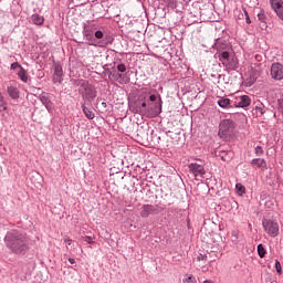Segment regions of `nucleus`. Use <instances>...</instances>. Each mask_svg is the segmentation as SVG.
<instances>
[{
  "instance_id": "f257e3e1",
  "label": "nucleus",
  "mask_w": 283,
  "mask_h": 283,
  "mask_svg": "<svg viewBox=\"0 0 283 283\" xmlns=\"http://www.w3.org/2000/svg\"><path fill=\"white\" fill-rule=\"evenodd\" d=\"M4 244L14 255H25L30 251V237L25 232L11 230L4 237Z\"/></svg>"
},
{
  "instance_id": "f03ea898",
  "label": "nucleus",
  "mask_w": 283,
  "mask_h": 283,
  "mask_svg": "<svg viewBox=\"0 0 283 283\" xmlns=\"http://www.w3.org/2000/svg\"><path fill=\"white\" fill-rule=\"evenodd\" d=\"M163 112V98L156 95H148L147 118H156Z\"/></svg>"
},
{
  "instance_id": "7ed1b4c3",
  "label": "nucleus",
  "mask_w": 283,
  "mask_h": 283,
  "mask_svg": "<svg viewBox=\"0 0 283 283\" xmlns=\"http://www.w3.org/2000/svg\"><path fill=\"white\" fill-rule=\"evenodd\" d=\"M218 59L222 63L223 67H228V70H238L239 67L238 59H235L231 49L219 52Z\"/></svg>"
},
{
  "instance_id": "20e7f679",
  "label": "nucleus",
  "mask_w": 283,
  "mask_h": 283,
  "mask_svg": "<svg viewBox=\"0 0 283 283\" xmlns=\"http://www.w3.org/2000/svg\"><path fill=\"white\" fill-rule=\"evenodd\" d=\"M78 92L86 103H92L96 98V87L85 80L80 81Z\"/></svg>"
},
{
  "instance_id": "39448f33",
  "label": "nucleus",
  "mask_w": 283,
  "mask_h": 283,
  "mask_svg": "<svg viewBox=\"0 0 283 283\" xmlns=\"http://www.w3.org/2000/svg\"><path fill=\"white\" fill-rule=\"evenodd\" d=\"M235 129V124L231 119H223L219 124V136L227 140L230 136H233V130Z\"/></svg>"
},
{
  "instance_id": "423d86ee",
  "label": "nucleus",
  "mask_w": 283,
  "mask_h": 283,
  "mask_svg": "<svg viewBox=\"0 0 283 283\" xmlns=\"http://www.w3.org/2000/svg\"><path fill=\"white\" fill-rule=\"evenodd\" d=\"M149 103V94L143 93L139 95L136 107L133 108L134 114H143V116H147V107Z\"/></svg>"
},
{
  "instance_id": "0eeeda50",
  "label": "nucleus",
  "mask_w": 283,
  "mask_h": 283,
  "mask_svg": "<svg viewBox=\"0 0 283 283\" xmlns=\"http://www.w3.org/2000/svg\"><path fill=\"white\" fill-rule=\"evenodd\" d=\"M263 229L265 233L270 234L271 238H277V235H280V226L277 224V222L264 220Z\"/></svg>"
},
{
  "instance_id": "6e6552de",
  "label": "nucleus",
  "mask_w": 283,
  "mask_h": 283,
  "mask_svg": "<svg viewBox=\"0 0 283 283\" xmlns=\"http://www.w3.org/2000/svg\"><path fill=\"white\" fill-rule=\"evenodd\" d=\"M95 39H102L98 44L90 43V45H94L95 48H107V45L112 44L114 39L112 36L106 35L103 31L98 30L95 32Z\"/></svg>"
},
{
  "instance_id": "1a4fd4ad",
  "label": "nucleus",
  "mask_w": 283,
  "mask_h": 283,
  "mask_svg": "<svg viewBox=\"0 0 283 283\" xmlns=\"http://www.w3.org/2000/svg\"><path fill=\"white\" fill-rule=\"evenodd\" d=\"M270 74L274 81H282L283 80V65L279 62L273 63L271 66Z\"/></svg>"
},
{
  "instance_id": "9d476101",
  "label": "nucleus",
  "mask_w": 283,
  "mask_h": 283,
  "mask_svg": "<svg viewBox=\"0 0 283 283\" xmlns=\"http://www.w3.org/2000/svg\"><path fill=\"white\" fill-rule=\"evenodd\" d=\"M188 169H189L190 174H193L196 179H198V177L202 178V176H205V174H207V171L205 170V167L199 164H190L188 166Z\"/></svg>"
},
{
  "instance_id": "9b49d317",
  "label": "nucleus",
  "mask_w": 283,
  "mask_h": 283,
  "mask_svg": "<svg viewBox=\"0 0 283 283\" xmlns=\"http://www.w3.org/2000/svg\"><path fill=\"white\" fill-rule=\"evenodd\" d=\"M158 209L151 205H143L140 208V218H149V216H157Z\"/></svg>"
},
{
  "instance_id": "f8f14e48",
  "label": "nucleus",
  "mask_w": 283,
  "mask_h": 283,
  "mask_svg": "<svg viewBox=\"0 0 283 283\" xmlns=\"http://www.w3.org/2000/svg\"><path fill=\"white\" fill-rule=\"evenodd\" d=\"M271 8L277 14L279 19L283 22V1L282 0H270Z\"/></svg>"
},
{
  "instance_id": "ddd939ff",
  "label": "nucleus",
  "mask_w": 283,
  "mask_h": 283,
  "mask_svg": "<svg viewBox=\"0 0 283 283\" xmlns=\"http://www.w3.org/2000/svg\"><path fill=\"white\" fill-rule=\"evenodd\" d=\"M53 83H63V66L60 63L54 64Z\"/></svg>"
},
{
  "instance_id": "4468645a",
  "label": "nucleus",
  "mask_w": 283,
  "mask_h": 283,
  "mask_svg": "<svg viewBox=\"0 0 283 283\" xmlns=\"http://www.w3.org/2000/svg\"><path fill=\"white\" fill-rule=\"evenodd\" d=\"M249 105H251V98L249 97V95L239 96L233 103L234 107H249Z\"/></svg>"
},
{
  "instance_id": "2eb2a0df",
  "label": "nucleus",
  "mask_w": 283,
  "mask_h": 283,
  "mask_svg": "<svg viewBox=\"0 0 283 283\" xmlns=\"http://www.w3.org/2000/svg\"><path fill=\"white\" fill-rule=\"evenodd\" d=\"M214 50L219 51V53L227 52L231 50V45H229V43H227L224 40L217 39L214 42Z\"/></svg>"
},
{
  "instance_id": "dca6fc26",
  "label": "nucleus",
  "mask_w": 283,
  "mask_h": 283,
  "mask_svg": "<svg viewBox=\"0 0 283 283\" xmlns=\"http://www.w3.org/2000/svg\"><path fill=\"white\" fill-rule=\"evenodd\" d=\"M7 94L10 96V98H12L13 101L19 99L20 96V92L19 88L17 86H8L7 87Z\"/></svg>"
},
{
  "instance_id": "f3484780",
  "label": "nucleus",
  "mask_w": 283,
  "mask_h": 283,
  "mask_svg": "<svg viewBox=\"0 0 283 283\" xmlns=\"http://www.w3.org/2000/svg\"><path fill=\"white\" fill-rule=\"evenodd\" d=\"M219 157L224 163H229V160H232V158H233V151H231V150H228V151L227 150H220L219 151Z\"/></svg>"
},
{
  "instance_id": "a211bd4d",
  "label": "nucleus",
  "mask_w": 283,
  "mask_h": 283,
  "mask_svg": "<svg viewBox=\"0 0 283 283\" xmlns=\"http://www.w3.org/2000/svg\"><path fill=\"white\" fill-rule=\"evenodd\" d=\"M40 101L45 106L48 112H52V101H50V97H48V95L41 94L40 95Z\"/></svg>"
},
{
  "instance_id": "6ab92c4d",
  "label": "nucleus",
  "mask_w": 283,
  "mask_h": 283,
  "mask_svg": "<svg viewBox=\"0 0 283 283\" xmlns=\"http://www.w3.org/2000/svg\"><path fill=\"white\" fill-rule=\"evenodd\" d=\"M82 112H83L84 116H86L88 118V120H94L96 115L94 114V111H92L87 106H85V103H82Z\"/></svg>"
},
{
  "instance_id": "aec40b11",
  "label": "nucleus",
  "mask_w": 283,
  "mask_h": 283,
  "mask_svg": "<svg viewBox=\"0 0 283 283\" xmlns=\"http://www.w3.org/2000/svg\"><path fill=\"white\" fill-rule=\"evenodd\" d=\"M31 21L34 23V25H43L45 19L42 15H39V13H34L31 17Z\"/></svg>"
},
{
  "instance_id": "412c9836",
  "label": "nucleus",
  "mask_w": 283,
  "mask_h": 283,
  "mask_svg": "<svg viewBox=\"0 0 283 283\" xmlns=\"http://www.w3.org/2000/svg\"><path fill=\"white\" fill-rule=\"evenodd\" d=\"M18 77L20 78V81H22V83H28V71H25V69L20 67V70L18 71Z\"/></svg>"
},
{
  "instance_id": "4be33fe9",
  "label": "nucleus",
  "mask_w": 283,
  "mask_h": 283,
  "mask_svg": "<svg viewBox=\"0 0 283 283\" xmlns=\"http://www.w3.org/2000/svg\"><path fill=\"white\" fill-rule=\"evenodd\" d=\"M251 165H255L259 169H266V160L262 158L252 159Z\"/></svg>"
},
{
  "instance_id": "5701e85b",
  "label": "nucleus",
  "mask_w": 283,
  "mask_h": 283,
  "mask_svg": "<svg viewBox=\"0 0 283 283\" xmlns=\"http://www.w3.org/2000/svg\"><path fill=\"white\" fill-rule=\"evenodd\" d=\"M218 105H219V107L227 108V107H229V105H231V99H229L227 97H221L218 101Z\"/></svg>"
},
{
  "instance_id": "b1692460",
  "label": "nucleus",
  "mask_w": 283,
  "mask_h": 283,
  "mask_svg": "<svg viewBox=\"0 0 283 283\" xmlns=\"http://www.w3.org/2000/svg\"><path fill=\"white\" fill-rule=\"evenodd\" d=\"M258 19L259 21H261L262 23H266V13L264 12V10H261L258 13Z\"/></svg>"
},
{
  "instance_id": "393cba45",
  "label": "nucleus",
  "mask_w": 283,
  "mask_h": 283,
  "mask_svg": "<svg viewBox=\"0 0 283 283\" xmlns=\"http://www.w3.org/2000/svg\"><path fill=\"white\" fill-rule=\"evenodd\" d=\"M258 253L260 258H264L266 255V250L264 249V245L262 244L258 245Z\"/></svg>"
},
{
  "instance_id": "a878e982",
  "label": "nucleus",
  "mask_w": 283,
  "mask_h": 283,
  "mask_svg": "<svg viewBox=\"0 0 283 283\" xmlns=\"http://www.w3.org/2000/svg\"><path fill=\"white\" fill-rule=\"evenodd\" d=\"M108 78H109L111 81H118V78H123V74L111 73V74L108 75Z\"/></svg>"
},
{
  "instance_id": "bb28decb",
  "label": "nucleus",
  "mask_w": 283,
  "mask_h": 283,
  "mask_svg": "<svg viewBox=\"0 0 283 283\" xmlns=\"http://www.w3.org/2000/svg\"><path fill=\"white\" fill-rule=\"evenodd\" d=\"M235 189H237L238 193H241V195L247 191V188H244V186H242V184H237Z\"/></svg>"
},
{
  "instance_id": "cd10ccee",
  "label": "nucleus",
  "mask_w": 283,
  "mask_h": 283,
  "mask_svg": "<svg viewBox=\"0 0 283 283\" xmlns=\"http://www.w3.org/2000/svg\"><path fill=\"white\" fill-rule=\"evenodd\" d=\"M207 260H208L207 254H199V255L197 256V262H202L203 264H206V263H207Z\"/></svg>"
},
{
  "instance_id": "c85d7f7f",
  "label": "nucleus",
  "mask_w": 283,
  "mask_h": 283,
  "mask_svg": "<svg viewBox=\"0 0 283 283\" xmlns=\"http://www.w3.org/2000/svg\"><path fill=\"white\" fill-rule=\"evenodd\" d=\"M241 17H245V23L251 24V18L249 17V12L247 9H243V13H241Z\"/></svg>"
},
{
  "instance_id": "c756f323",
  "label": "nucleus",
  "mask_w": 283,
  "mask_h": 283,
  "mask_svg": "<svg viewBox=\"0 0 283 283\" xmlns=\"http://www.w3.org/2000/svg\"><path fill=\"white\" fill-rule=\"evenodd\" d=\"M275 270L279 275H282V264L280 263L279 260H275Z\"/></svg>"
},
{
  "instance_id": "7c9ffc66",
  "label": "nucleus",
  "mask_w": 283,
  "mask_h": 283,
  "mask_svg": "<svg viewBox=\"0 0 283 283\" xmlns=\"http://www.w3.org/2000/svg\"><path fill=\"white\" fill-rule=\"evenodd\" d=\"M255 156H264V149L262 148V146L255 147Z\"/></svg>"
},
{
  "instance_id": "2f4dec72",
  "label": "nucleus",
  "mask_w": 283,
  "mask_h": 283,
  "mask_svg": "<svg viewBox=\"0 0 283 283\" xmlns=\"http://www.w3.org/2000/svg\"><path fill=\"white\" fill-rule=\"evenodd\" d=\"M117 72H127V66H125V64L120 63L117 65Z\"/></svg>"
},
{
  "instance_id": "473e14b6",
  "label": "nucleus",
  "mask_w": 283,
  "mask_h": 283,
  "mask_svg": "<svg viewBox=\"0 0 283 283\" xmlns=\"http://www.w3.org/2000/svg\"><path fill=\"white\" fill-rule=\"evenodd\" d=\"M21 67H23L21 64H19V62H13L10 66V70H21Z\"/></svg>"
},
{
  "instance_id": "72a5a7b5",
  "label": "nucleus",
  "mask_w": 283,
  "mask_h": 283,
  "mask_svg": "<svg viewBox=\"0 0 283 283\" xmlns=\"http://www.w3.org/2000/svg\"><path fill=\"white\" fill-rule=\"evenodd\" d=\"M184 283H197L196 277L193 276H188L184 280Z\"/></svg>"
},
{
  "instance_id": "f704fd0d",
  "label": "nucleus",
  "mask_w": 283,
  "mask_h": 283,
  "mask_svg": "<svg viewBox=\"0 0 283 283\" xmlns=\"http://www.w3.org/2000/svg\"><path fill=\"white\" fill-rule=\"evenodd\" d=\"M6 109H8V103L6 102L0 103V112H6Z\"/></svg>"
},
{
  "instance_id": "c9c22d12",
  "label": "nucleus",
  "mask_w": 283,
  "mask_h": 283,
  "mask_svg": "<svg viewBox=\"0 0 283 283\" xmlns=\"http://www.w3.org/2000/svg\"><path fill=\"white\" fill-rule=\"evenodd\" d=\"M84 242H87V244H94V240L92 239V237H85Z\"/></svg>"
},
{
  "instance_id": "e433bc0d",
  "label": "nucleus",
  "mask_w": 283,
  "mask_h": 283,
  "mask_svg": "<svg viewBox=\"0 0 283 283\" xmlns=\"http://www.w3.org/2000/svg\"><path fill=\"white\" fill-rule=\"evenodd\" d=\"M83 34H84V36H86V39L91 35L90 34V29H87V27H84Z\"/></svg>"
},
{
  "instance_id": "4c0bfd02",
  "label": "nucleus",
  "mask_w": 283,
  "mask_h": 283,
  "mask_svg": "<svg viewBox=\"0 0 283 283\" xmlns=\"http://www.w3.org/2000/svg\"><path fill=\"white\" fill-rule=\"evenodd\" d=\"M64 242H66L69 247L72 245V239H70V237H65Z\"/></svg>"
},
{
  "instance_id": "58836bf2",
  "label": "nucleus",
  "mask_w": 283,
  "mask_h": 283,
  "mask_svg": "<svg viewBox=\"0 0 283 283\" xmlns=\"http://www.w3.org/2000/svg\"><path fill=\"white\" fill-rule=\"evenodd\" d=\"M69 262H70V264H76V260H74L72 258H69Z\"/></svg>"
},
{
  "instance_id": "ea45409f",
  "label": "nucleus",
  "mask_w": 283,
  "mask_h": 283,
  "mask_svg": "<svg viewBox=\"0 0 283 283\" xmlns=\"http://www.w3.org/2000/svg\"><path fill=\"white\" fill-rule=\"evenodd\" d=\"M6 99L3 98V95L0 93V103H4Z\"/></svg>"
},
{
  "instance_id": "a19ab883",
  "label": "nucleus",
  "mask_w": 283,
  "mask_h": 283,
  "mask_svg": "<svg viewBox=\"0 0 283 283\" xmlns=\"http://www.w3.org/2000/svg\"><path fill=\"white\" fill-rule=\"evenodd\" d=\"M102 107L106 108L107 107V103L102 102Z\"/></svg>"
},
{
  "instance_id": "79ce46f5",
  "label": "nucleus",
  "mask_w": 283,
  "mask_h": 283,
  "mask_svg": "<svg viewBox=\"0 0 283 283\" xmlns=\"http://www.w3.org/2000/svg\"><path fill=\"white\" fill-rule=\"evenodd\" d=\"M203 283H213V282H211V281H205Z\"/></svg>"
},
{
  "instance_id": "37998d69",
  "label": "nucleus",
  "mask_w": 283,
  "mask_h": 283,
  "mask_svg": "<svg viewBox=\"0 0 283 283\" xmlns=\"http://www.w3.org/2000/svg\"><path fill=\"white\" fill-rule=\"evenodd\" d=\"M218 76H219V78H222V75H221V74H219Z\"/></svg>"
}]
</instances>
